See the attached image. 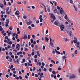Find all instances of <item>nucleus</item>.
Listing matches in <instances>:
<instances>
[{
    "mask_svg": "<svg viewBox=\"0 0 80 80\" xmlns=\"http://www.w3.org/2000/svg\"><path fill=\"white\" fill-rule=\"evenodd\" d=\"M49 15L51 17V20H51V22L53 23V22L56 19L55 18V16L52 13H49ZM52 19H53V20H52Z\"/></svg>",
    "mask_w": 80,
    "mask_h": 80,
    "instance_id": "nucleus-1",
    "label": "nucleus"
},
{
    "mask_svg": "<svg viewBox=\"0 0 80 80\" xmlns=\"http://www.w3.org/2000/svg\"><path fill=\"white\" fill-rule=\"evenodd\" d=\"M78 41L77 40H74L73 42L74 43H76L77 45L76 47L77 48H78L79 50H80V42H77Z\"/></svg>",
    "mask_w": 80,
    "mask_h": 80,
    "instance_id": "nucleus-2",
    "label": "nucleus"
},
{
    "mask_svg": "<svg viewBox=\"0 0 80 80\" xmlns=\"http://www.w3.org/2000/svg\"><path fill=\"white\" fill-rule=\"evenodd\" d=\"M20 47L21 45L19 44H18L16 45V48L18 50H19L20 48Z\"/></svg>",
    "mask_w": 80,
    "mask_h": 80,
    "instance_id": "nucleus-3",
    "label": "nucleus"
},
{
    "mask_svg": "<svg viewBox=\"0 0 80 80\" xmlns=\"http://www.w3.org/2000/svg\"><path fill=\"white\" fill-rule=\"evenodd\" d=\"M60 28L61 31H63V30L64 29V25L63 24L61 25Z\"/></svg>",
    "mask_w": 80,
    "mask_h": 80,
    "instance_id": "nucleus-4",
    "label": "nucleus"
},
{
    "mask_svg": "<svg viewBox=\"0 0 80 80\" xmlns=\"http://www.w3.org/2000/svg\"><path fill=\"white\" fill-rule=\"evenodd\" d=\"M45 41L46 42H48V41L50 40V39L48 38L47 36H45Z\"/></svg>",
    "mask_w": 80,
    "mask_h": 80,
    "instance_id": "nucleus-5",
    "label": "nucleus"
},
{
    "mask_svg": "<svg viewBox=\"0 0 80 80\" xmlns=\"http://www.w3.org/2000/svg\"><path fill=\"white\" fill-rule=\"evenodd\" d=\"M75 78L74 75V74H72L71 75L70 77V79H72V78Z\"/></svg>",
    "mask_w": 80,
    "mask_h": 80,
    "instance_id": "nucleus-6",
    "label": "nucleus"
},
{
    "mask_svg": "<svg viewBox=\"0 0 80 80\" xmlns=\"http://www.w3.org/2000/svg\"><path fill=\"white\" fill-rule=\"evenodd\" d=\"M67 57L65 56H63L62 57V61L64 62L65 59L67 58Z\"/></svg>",
    "mask_w": 80,
    "mask_h": 80,
    "instance_id": "nucleus-7",
    "label": "nucleus"
},
{
    "mask_svg": "<svg viewBox=\"0 0 80 80\" xmlns=\"http://www.w3.org/2000/svg\"><path fill=\"white\" fill-rule=\"evenodd\" d=\"M68 32H69V35L71 36L72 35V32L71 31H68Z\"/></svg>",
    "mask_w": 80,
    "mask_h": 80,
    "instance_id": "nucleus-8",
    "label": "nucleus"
},
{
    "mask_svg": "<svg viewBox=\"0 0 80 80\" xmlns=\"http://www.w3.org/2000/svg\"><path fill=\"white\" fill-rule=\"evenodd\" d=\"M50 37V44L52 46L53 45V43H52V42H52V39L51 38V37Z\"/></svg>",
    "mask_w": 80,
    "mask_h": 80,
    "instance_id": "nucleus-9",
    "label": "nucleus"
},
{
    "mask_svg": "<svg viewBox=\"0 0 80 80\" xmlns=\"http://www.w3.org/2000/svg\"><path fill=\"white\" fill-rule=\"evenodd\" d=\"M64 18L66 19V20H67L68 19V17L67 16V15L66 14L65 15Z\"/></svg>",
    "mask_w": 80,
    "mask_h": 80,
    "instance_id": "nucleus-10",
    "label": "nucleus"
},
{
    "mask_svg": "<svg viewBox=\"0 0 80 80\" xmlns=\"http://www.w3.org/2000/svg\"><path fill=\"white\" fill-rule=\"evenodd\" d=\"M32 23V21H29V22H27V24L28 25H30Z\"/></svg>",
    "mask_w": 80,
    "mask_h": 80,
    "instance_id": "nucleus-11",
    "label": "nucleus"
},
{
    "mask_svg": "<svg viewBox=\"0 0 80 80\" xmlns=\"http://www.w3.org/2000/svg\"><path fill=\"white\" fill-rule=\"evenodd\" d=\"M15 14L16 15H18L20 14V12L19 11H16Z\"/></svg>",
    "mask_w": 80,
    "mask_h": 80,
    "instance_id": "nucleus-12",
    "label": "nucleus"
},
{
    "mask_svg": "<svg viewBox=\"0 0 80 80\" xmlns=\"http://www.w3.org/2000/svg\"><path fill=\"white\" fill-rule=\"evenodd\" d=\"M43 73H41L40 77L41 78H43Z\"/></svg>",
    "mask_w": 80,
    "mask_h": 80,
    "instance_id": "nucleus-13",
    "label": "nucleus"
},
{
    "mask_svg": "<svg viewBox=\"0 0 80 80\" xmlns=\"http://www.w3.org/2000/svg\"><path fill=\"white\" fill-rule=\"evenodd\" d=\"M27 39V36L26 35H24L23 39H24V40H26Z\"/></svg>",
    "mask_w": 80,
    "mask_h": 80,
    "instance_id": "nucleus-14",
    "label": "nucleus"
},
{
    "mask_svg": "<svg viewBox=\"0 0 80 80\" xmlns=\"http://www.w3.org/2000/svg\"><path fill=\"white\" fill-rule=\"evenodd\" d=\"M9 19H7V22H5V23L7 24L9 23Z\"/></svg>",
    "mask_w": 80,
    "mask_h": 80,
    "instance_id": "nucleus-15",
    "label": "nucleus"
},
{
    "mask_svg": "<svg viewBox=\"0 0 80 80\" xmlns=\"http://www.w3.org/2000/svg\"><path fill=\"white\" fill-rule=\"evenodd\" d=\"M38 64L39 65V66H40L41 65V63L40 62H39L38 61L37 65H38Z\"/></svg>",
    "mask_w": 80,
    "mask_h": 80,
    "instance_id": "nucleus-16",
    "label": "nucleus"
},
{
    "mask_svg": "<svg viewBox=\"0 0 80 80\" xmlns=\"http://www.w3.org/2000/svg\"><path fill=\"white\" fill-rule=\"evenodd\" d=\"M22 2L24 5H26L27 4V2L26 1H24V2Z\"/></svg>",
    "mask_w": 80,
    "mask_h": 80,
    "instance_id": "nucleus-17",
    "label": "nucleus"
},
{
    "mask_svg": "<svg viewBox=\"0 0 80 80\" xmlns=\"http://www.w3.org/2000/svg\"><path fill=\"white\" fill-rule=\"evenodd\" d=\"M9 10V8L8 7H7L6 8V12H8Z\"/></svg>",
    "mask_w": 80,
    "mask_h": 80,
    "instance_id": "nucleus-18",
    "label": "nucleus"
},
{
    "mask_svg": "<svg viewBox=\"0 0 80 80\" xmlns=\"http://www.w3.org/2000/svg\"><path fill=\"white\" fill-rule=\"evenodd\" d=\"M51 62H52L54 64H55L56 63H55V62L54 61V60H51Z\"/></svg>",
    "mask_w": 80,
    "mask_h": 80,
    "instance_id": "nucleus-19",
    "label": "nucleus"
},
{
    "mask_svg": "<svg viewBox=\"0 0 80 80\" xmlns=\"http://www.w3.org/2000/svg\"><path fill=\"white\" fill-rule=\"evenodd\" d=\"M55 52L58 53V54H60V52L58 51L57 50H56V49L55 50Z\"/></svg>",
    "mask_w": 80,
    "mask_h": 80,
    "instance_id": "nucleus-20",
    "label": "nucleus"
},
{
    "mask_svg": "<svg viewBox=\"0 0 80 80\" xmlns=\"http://www.w3.org/2000/svg\"><path fill=\"white\" fill-rule=\"evenodd\" d=\"M73 7L74 8V9L75 10V11L76 12L77 11V7H75V6L74 5H73Z\"/></svg>",
    "mask_w": 80,
    "mask_h": 80,
    "instance_id": "nucleus-21",
    "label": "nucleus"
},
{
    "mask_svg": "<svg viewBox=\"0 0 80 80\" xmlns=\"http://www.w3.org/2000/svg\"><path fill=\"white\" fill-rule=\"evenodd\" d=\"M20 60L19 59H18L17 60L16 62L18 63V64L19 63Z\"/></svg>",
    "mask_w": 80,
    "mask_h": 80,
    "instance_id": "nucleus-22",
    "label": "nucleus"
},
{
    "mask_svg": "<svg viewBox=\"0 0 80 80\" xmlns=\"http://www.w3.org/2000/svg\"><path fill=\"white\" fill-rule=\"evenodd\" d=\"M23 18L25 19V20H26L27 18V17L26 16V15H24L23 17Z\"/></svg>",
    "mask_w": 80,
    "mask_h": 80,
    "instance_id": "nucleus-23",
    "label": "nucleus"
},
{
    "mask_svg": "<svg viewBox=\"0 0 80 80\" xmlns=\"http://www.w3.org/2000/svg\"><path fill=\"white\" fill-rule=\"evenodd\" d=\"M63 39L66 41L67 42L68 41V39L67 38H63Z\"/></svg>",
    "mask_w": 80,
    "mask_h": 80,
    "instance_id": "nucleus-24",
    "label": "nucleus"
},
{
    "mask_svg": "<svg viewBox=\"0 0 80 80\" xmlns=\"http://www.w3.org/2000/svg\"><path fill=\"white\" fill-rule=\"evenodd\" d=\"M32 38L34 39H35V35L32 34Z\"/></svg>",
    "mask_w": 80,
    "mask_h": 80,
    "instance_id": "nucleus-25",
    "label": "nucleus"
},
{
    "mask_svg": "<svg viewBox=\"0 0 80 80\" xmlns=\"http://www.w3.org/2000/svg\"><path fill=\"white\" fill-rule=\"evenodd\" d=\"M52 74L54 75H55L56 74V72L55 71H52Z\"/></svg>",
    "mask_w": 80,
    "mask_h": 80,
    "instance_id": "nucleus-26",
    "label": "nucleus"
},
{
    "mask_svg": "<svg viewBox=\"0 0 80 80\" xmlns=\"http://www.w3.org/2000/svg\"><path fill=\"white\" fill-rule=\"evenodd\" d=\"M54 25L58 26V23L57 22H56V21L54 23Z\"/></svg>",
    "mask_w": 80,
    "mask_h": 80,
    "instance_id": "nucleus-27",
    "label": "nucleus"
},
{
    "mask_svg": "<svg viewBox=\"0 0 80 80\" xmlns=\"http://www.w3.org/2000/svg\"><path fill=\"white\" fill-rule=\"evenodd\" d=\"M5 38L6 39H7L8 40H9V38H8V37L7 36H6L5 37Z\"/></svg>",
    "mask_w": 80,
    "mask_h": 80,
    "instance_id": "nucleus-28",
    "label": "nucleus"
},
{
    "mask_svg": "<svg viewBox=\"0 0 80 80\" xmlns=\"http://www.w3.org/2000/svg\"><path fill=\"white\" fill-rule=\"evenodd\" d=\"M42 18V15H40L39 16V19H41Z\"/></svg>",
    "mask_w": 80,
    "mask_h": 80,
    "instance_id": "nucleus-29",
    "label": "nucleus"
},
{
    "mask_svg": "<svg viewBox=\"0 0 80 80\" xmlns=\"http://www.w3.org/2000/svg\"><path fill=\"white\" fill-rule=\"evenodd\" d=\"M10 69H11L12 70H13V71H14L15 70V68H11L10 66Z\"/></svg>",
    "mask_w": 80,
    "mask_h": 80,
    "instance_id": "nucleus-30",
    "label": "nucleus"
},
{
    "mask_svg": "<svg viewBox=\"0 0 80 80\" xmlns=\"http://www.w3.org/2000/svg\"><path fill=\"white\" fill-rule=\"evenodd\" d=\"M60 13L61 14H62V13H63V12H62V10L61 9L60 10Z\"/></svg>",
    "mask_w": 80,
    "mask_h": 80,
    "instance_id": "nucleus-31",
    "label": "nucleus"
},
{
    "mask_svg": "<svg viewBox=\"0 0 80 80\" xmlns=\"http://www.w3.org/2000/svg\"><path fill=\"white\" fill-rule=\"evenodd\" d=\"M31 43H33V42L34 41H33V39H31Z\"/></svg>",
    "mask_w": 80,
    "mask_h": 80,
    "instance_id": "nucleus-32",
    "label": "nucleus"
},
{
    "mask_svg": "<svg viewBox=\"0 0 80 80\" xmlns=\"http://www.w3.org/2000/svg\"><path fill=\"white\" fill-rule=\"evenodd\" d=\"M30 35H28V39H30Z\"/></svg>",
    "mask_w": 80,
    "mask_h": 80,
    "instance_id": "nucleus-33",
    "label": "nucleus"
},
{
    "mask_svg": "<svg viewBox=\"0 0 80 80\" xmlns=\"http://www.w3.org/2000/svg\"><path fill=\"white\" fill-rule=\"evenodd\" d=\"M52 68H49V71L50 72H52Z\"/></svg>",
    "mask_w": 80,
    "mask_h": 80,
    "instance_id": "nucleus-34",
    "label": "nucleus"
},
{
    "mask_svg": "<svg viewBox=\"0 0 80 80\" xmlns=\"http://www.w3.org/2000/svg\"><path fill=\"white\" fill-rule=\"evenodd\" d=\"M68 28L69 29H71V28H72V26L71 25H69L68 26Z\"/></svg>",
    "mask_w": 80,
    "mask_h": 80,
    "instance_id": "nucleus-35",
    "label": "nucleus"
},
{
    "mask_svg": "<svg viewBox=\"0 0 80 80\" xmlns=\"http://www.w3.org/2000/svg\"><path fill=\"white\" fill-rule=\"evenodd\" d=\"M54 12L55 13H56L57 12V10L56 9L54 10Z\"/></svg>",
    "mask_w": 80,
    "mask_h": 80,
    "instance_id": "nucleus-36",
    "label": "nucleus"
},
{
    "mask_svg": "<svg viewBox=\"0 0 80 80\" xmlns=\"http://www.w3.org/2000/svg\"><path fill=\"white\" fill-rule=\"evenodd\" d=\"M48 32V29H47L46 32V34H47Z\"/></svg>",
    "mask_w": 80,
    "mask_h": 80,
    "instance_id": "nucleus-37",
    "label": "nucleus"
},
{
    "mask_svg": "<svg viewBox=\"0 0 80 80\" xmlns=\"http://www.w3.org/2000/svg\"><path fill=\"white\" fill-rule=\"evenodd\" d=\"M28 28L30 30H32V28H31V27L30 26H29L28 27Z\"/></svg>",
    "mask_w": 80,
    "mask_h": 80,
    "instance_id": "nucleus-38",
    "label": "nucleus"
},
{
    "mask_svg": "<svg viewBox=\"0 0 80 80\" xmlns=\"http://www.w3.org/2000/svg\"><path fill=\"white\" fill-rule=\"evenodd\" d=\"M58 70H62V68H60V67H59L58 68Z\"/></svg>",
    "mask_w": 80,
    "mask_h": 80,
    "instance_id": "nucleus-39",
    "label": "nucleus"
},
{
    "mask_svg": "<svg viewBox=\"0 0 80 80\" xmlns=\"http://www.w3.org/2000/svg\"><path fill=\"white\" fill-rule=\"evenodd\" d=\"M78 7L79 8V12H80V5H78Z\"/></svg>",
    "mask_w": 80,
    "mask_h": 80,
    "instance_id": "nucleus-40",
    "label": "nucleus"
},
{
    "mask_svg": "<svg viewBox=\"0 0 80 80\" xmlns=\"http://www.w3.org/2000/svg\"><path fill=\"white\" fill-rule=\"evenodd\" d=\"M45 46L44 45L43 46V47H42V49L43 50H45Z\"/></svg>",
    "mask_w": 80,
    "mask_h": 80,
    "instance_id": "nucleus-41",
    "label": "nucleus"
},
{
    "mask_svg": "<svg viewBox=\"0 0 80 80\" xmlns=\"http://www.w3.org/2000/svg\"><path fill=\"white\" fill-rule=\"evenodd\" d=\"M17 3L18 4H21L22 3H21V2H18Z\"/></svg>",
    "mask_w": 80,
    "mask_h": 80,
    "instance_id": "nucleus-42",
    "label": "nucleus"
},
{
    "mask_svg": "<svg viewBox=\"0 0 80 80\" xmlns=\"http://www.w3.org/2000/svg\"><path fill=\"white\" fill-rule=\"evenodd\" d=\"M38 57L37 55L36 54L34 56V58H36Z\"/></svg>",
    "mask_w": 80,
    "mask_h": 80,
    "instance_id": "nucleus-43",
    "label": "nucleus"
},
{
    "mask_svg": "<svg viewBox=\"0 0 80 80\" xmlns=\"http://www.w3.org/2000/svg\"><path fill=\"white\" fill-rule=\"evenodd\" d=\"M13 51H14V52H16V53L18 52L17 50L16 49H14V50H13Z\"/></svg>",
    "mask_w": 80,
    "mask_h": 80,
    "instance_id": "nucleus-44",
    "label": "nucleus"
},
{
    "mask_svg": "<svg viewBox=\"0 0 80 80\" xmlns=\"http://www.w3.org/2000/svg\"><path fill=\"white\" fill-rule=\"evenodd\" d=\"M40 22H42V21H43V18H41L40 19Z\"/></svg>",
    "mask_w": 80,
    "mask_h": 80,
    "instance_id": "nucleus-45",
    "label": "nucleus"
},
{
    "mask_svg": "<svg viewBox=\"0 0 80 80\" xmlns=\"http://www.w3.org/2000/svg\"><path fill=\"white\" fill-rule=\"evenodd\" d=\"M44 39H45V38L43 37H42L41 39L42 40V41H44Z\"/></svg>",
    "mask_w": 80,
    "mask_h": 80,
    "instance_id": "nucleus-46",
    "label": "nucleus"
},
{
    "mask_svg": "<svg viewBox=\"0 0 80 80\" xmlns=\"http://www.w3.org/2000/svg\"><path fill=\"white\" fill-rule=\"evenodd\" d=\"M43 70L45 72H47V69L46 68H44L43 69Z\"/></svg>",
    "mask_w": 80,
    "mask_h": 80,
    "instance_id": "nucleus-47",
    "label": "nucleus"
},
{
    "mask_svg": "<svg viewBox=\"0 0 80 80\" xmlns=\"http://www.w3.org/2000/svg\"><path fill=\"white\" fill-rule=\"evenodd\" d=\"M6 13L8 14V15L9 14H10V12H6Z\"/></svg>",
    "mask_w": 80,
    "mask_h": 80,
    "instance_id": "nucleus-48",
    "label": "nucleus"
},
{
    "mask_svg": "<svg viewBox=\"0 0 80 80\" xmlns=\"http://www.w3.org/2000/svg\"><path fill=\"white\" fill-rule=\"evenodd\" d=\"M20 33V31H18L17 34H19Z\"/></svg>",
    "mask_w": 80,
    "mask_h": 80,
    "instance_id": "nucleus-49",
    "label": "nucleus"
},
{
    "mask_svg": "<svg viewBox=\"0 0 80 80\" xmlns=\"http://www.w3.org/2000/svg\"><path fill=\"white\" fill-rule=\"evenodd\" d=\"M0 7L1 8H3L4 7V5H1L0 6Z\"/></svg>",
    "mask_w": 80,
    "mask_h": 80,
    "instance_id": "nucleus-50",
    "label": "nucleus"
},
{
    "mask_svg": "<svg viewBox=\"0 0 80 80\" xmlns=\"http://www.w3.org/2000/svg\"><path fill=\"white\" fill-rule=\"evenodd\" d=\"M53 65L52 64H51L49 65V66L50 67H52L53 66Z\"/></svg>",
    "mask_w": 80,
    "mask_h": 80,
    "instance_id": "nucleus-51",
    "label": "nucleus"
},
{
    "mask_svg": "<svg viewBox=\"0 0 80 80\" xmlns=\"http://www.w3.org/2000/svg\"><path fill=\"white\" fill-rule=\"evenodd\" d=\"M67 21H68L69 22H70H70H71V21L69 20V19H68V20H67Z\"/></svg>",
    "mask_w": 80,
    "mask_h": 80,
    "instance_id": "nucleus-52",
    "label": "nucleus"
},
{
    "mask_svg": "<svg viewBox=\"0 0 80 80\" xmlns=\"http://www.w3.org/2000/svg\"><path fill=\"white\" fill-rule=\"evenodd\" d=\"M57 49L58 50H60V48L59 47H57Z\"/></svg>",
    "mask_w": 80,
    "mask_h": 80,
    "instance_id": "nucleus-53",
    "label": "nucleus"
},
{
    "mask_svg": "<svg viewBox=\"0 0 80 80\" xmlns=\"http://www.w3.org/2000/svg\"><path fill=\"white\" fill-rule=\"evenodd\" d=\"M15 78L17 80H19V77H16Z\"/></svg>",
    "mask_w": 80,
    "mask_h": 80,
    "instance_id": "nucleus-54",
    "label": "nucleus"
},
{
    "mask_svg": "<svg viewBox=\"0 0 80 80\" xmlns=\"http://www.w3.org/2000/svg\"><path fill=\"white\" fill-rule=\"evenodd\" d=\"M25 77L26 79H28V77L27 76V75H26V76H25Z\"/></svg>",
    "mask_w": 80,
    "mask_h": 80,
    "instance_id": "nucleus-55",
    "label": "nucleus"
},
{
    "mask_svg": "<svg viewBox=\"0 0 80 80\" xmlns=\"http://www.w3.org/2000/svg\"><path fill=\"white\" fill-rule=\"evenodd\" d=\"M17 42H19L20 41V39H19V38H18L17 39Z\"/></svg>",
    "mask_w": 80,
    "mask_h": 80,
    "instance_id": "nucleus-56",
    "label": "nucleus"
},
{
    "mask_svg": "<svg viewBox=\"0 0 80 80\" xmlns=\"http://www.w3.org/2000/svg\"><path fill=\"white\" fill-rule=\"evenodd\" d=\"M31 26H32V27H35V25H34L33 24H32L31 25Z\"/></svg>",
    "mask_w": 80,
    "mask_h": 80,
    "instance_id": "nucleus-57",
    "label": "nucleus"
},
{
    "mask_svg": "<svg viewBox=\"0 0 80 80\" xmlns=\"http://www.w3.org/2000/svg\"><path fill=\"white\" fill-rule=\"evenodd\" d=\"M75 53L76 54H78V52H77V50H75Z\"/></svg>",
    "mask_w": 80,
    "mask_h": 80,
    "instance_id": "nucleus-58",
    "label": "nucleus"
},
{
    "mask_svg": "<svg viewBox=\"0 0 80 80\" xmlns=\"http://www.w3.org/2000/svg\"><path fill=\"white\" fill-rule=\"evenodd\" d=\"M12 26L10 27V28H9L10 30H12Z\"/></svg>",
    "mask_w": 80,
    "mask_h": 80,
    "instance_id": "nucleus-59",
    "label": "nucleus"
},
{
    "mask_svg": "<svg viewBox=\"0 0 80 80\" xmlns=\"http://www.w3.org/2000/svg\"><path fill=\"white\" fill-rule=\"evenodd\" d=\"M5 49L6 50H8V47H5Z\"/></svg>",
    "mask_w": 80,
    "mask_h": 80,
    "instance_id": "nucleus-60",
    "label": "nucleus"
},
{
    "mask_svg": "<svg viewBox=\"0 0 80 80\" xmlns=\"http://www.w3.org/2000/svg\"><path fill=\"white\" fill-rule=\"evenodd\" d=\"M6 77L7 78H8L9 77V76L8 75V74H7L6 75Z\"/></svg>",
    "mask_w": 80,
    "mask_h": 80,
    "instance_id": "nucleus-61",
    "label": "nucleus"
},
{
    "mask_svg": "<svg viewBox=\"0 0 80 80\" xmlns=\"http://www.w3.org/2000/svg\"><path fill=\"white\" fill-rule=\"evenodd\" d=\"M57 77L58 78H60V74H58L57 75Z\"/></svg>",
    "mask_w": 80,
    "mask_h": 80,
    "instance_id": "nucleus-62",
    "label": "nucleus"
},
{
    "mask_svg": "<svg viewBox=\"0 0 80 80\" xmlns=\"http://www.w3.org/2000/svg\"><path fill=\"white\" fill-rule=\"evenodd\" d=\"M73 1L72 0H70V3H72Z\"/></svg>",
    "mask_w": 80,
    "mask_h": 80,
    "instance_id": "nucleus-63",
    "label": "nucleus"
},
{
    "mask_svg": "<svg viewBox=\"0 0 80 80\" xmlns=\"http://www.w3.org/2000/svg\"><path fill=\"white\" fill-rule=\"evenodd\" d=\"M20 24V26L22 25V22H20V24Z\"/></svg>",
    "mask_w": 80,
    "mask_h": 80,
    "instance_id": "nucleus-64",
    "label": "nucleus"
}]
</instances>
